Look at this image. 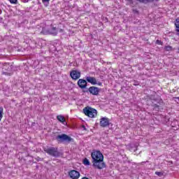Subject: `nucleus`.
<instances>
[{"label": "nucleus", "instance_id": "nucleus-1", "mask_svg": "<svg viewBox=\"0 0 179 179\" xmlns=\"http://www.w3.org/2000/svg\"><path fill=\"white\" fill-rule=\"evenodd\" d=\"M92 159V166L98 170L106 169V163L104 162V156L99 150H94L91 154Z\"/></svg>", "mask_w": 179, "mask_h": 179}, {"label": "nucleus", "instance_id": "nucleus-2", "mask_svg": "<svg viewBox=\"0 0 179 179\" xmlns=\"http://www.w3.org/2000/svg\"><path fill=\"white\" fill-rule=\"evenodd\" d=\"M83 113L87 117L90 118H96L97 117V110L90 107L87 106L83 108Z\"/></svg>", "mask_w": 179, "mask_h": 179}, {"label": "nucleus", "instance_id": "nucleus-3", "mask_svg": "<svg viewBox=\"0 0 179 179\" xmlns=\"http://www.w3.org/2000/svg\"><path fill=\"white\" fill-rule=\"evenodd\" d=\"M44 152L48 153L50 156H52L53 157H58L59 156V152H58V148L55 147H44Z\"/></svg>", "mask_w": 179, "mask_h": 179}, {"label": "nucleus", "instance_id": "nucleus-4", "mask_svg": "<svg viewBox=\"0 0 179 179\" xmlns=\"http://www.w3.org/2000/svg\"><path fill=\"white\" fill-rule=\"evenodd\" d=\"M56 139L58 142H71L72 141V138L66 134L58 135Z\"/></svg>", "mask_w": 179, "mask_h": 179}, {"label": "nucleus", "instance_id": "nucleus-5", "mask_svg": "<svg viewBox=\"0 0 179 179\" xmlns=\"http://www.w3.org/2000/svg\"><path fill=\"white\" fill-rule=\"evenodd\" d=\"M86 80L89 83H91V85H97L98 86H101V85H103L101 82L97 80L94 77H90V76L86 77Z\"/></svg>", "mask_w": 179, "mask_h": 179}, {"label": "nucleus", "instance_id": "nucleus-6", "mask_svg": "<svg viewBox=\"0 0 179 179\" xmlns=\"http://www.w3.org/2000/svg\"><path fill=\"white\" fill-rule=\"evenodd\" d=\"M100 127L102 128H106V127H108L110 125V120L107 117H103L100 119L99 122Z\"/></svg>", "mask_w": 179, "mask_h": 179}, {"label": "nucleus", "instance_id": "nucleus-7", "mask_svg": "<svg viewBox=\"0 0 179 179\" xmlns=\"http://www.w3.org/2000/svg\"><path fill=\"white\" fill-rule=\"evenodd\" d=\"M70 76L73 80H78L80 78V71L78 70H72L70 72Z\"/></svg>", "mask_w": 179, "mask_h": 179}, {"label": "nucleus", "instance_id": "nucleus-8", "mask_svg": "<svg viewBox=\"0 0 179 179\" xmlns=\"http://www.w3.org/2000/svg\"><path fill=\"white\" fill-rule=\"evenodd\" d=\"M70 178L78 179L80 177V173L78 171L72 170L69 173Z\"/></svg>", "mask_w": 179, "mask_h": 179}, {"label": "nucleus", "instance_id": "nucleus-9", "mask_svg": "<svg viewBox=\"0 0 179 179\" xmlns=\"http://www.w3.org/2000/svg\"><path fill=\"white\" fill-rule=\"evenodd\" d=\"M78 86H79L80 89H86L87 86V82L85 80L79 79L78 81Z\"/></svg>", "mask_w": 179, "mask_h": 179}, {"label": "nucleus", "instance_id": "nucleus-10", "mask_svg": "<svg viewBox=\"0 0 179 179\" xmlns=\"http://www.w3.org/2000/svg\"><path fill=\"white\" fill-rule=\"evenodd\" d=\"M89 92L91 93V94H93L94 96H97L99 94V88L97 87H90L89 88Z\"/></svg>", "mask_w": 179, "mask_h": 179}, {"label": "nucleus", "instance_id": "nucleus-11", "mask_svg": "<svg viewBox=\"0 0 179 179\" xmlns=\"http://www.w3.org/2000/svg\"><path fill=\"white\" fill-rule=\"evenodd\" d=\"M49 33L50 34H52V36H57V34H58V29L52 27L50 29H49Z\"/></svg>", "mask_w": 179, "mask_h": 179}, {"label": "nucleus", "instance_id": "nucleus-12", "mask_svg": "<svg viewBox=\"0 0 179 179\" xmlns=\"http://www.w3.org/2000/svg\"><path fill=\"white\" fill-rule=\"evenodd\" d=\"M57 120H58V121H59V122H62V124H65V122H66L65 117L64 116H62V115H57Z\"/></svg>", "mask_w": 179, "mask_h": 179}, {"label": "nucleus", "instance_id": "nucleus-13", "mask_svg": "<svg viewBox=\"0 0 179 179\" xmlns=\"http://www.w3.org/2000/svg\"><path fill=\"white\" fill-rule=\"evenodd\" d=\"M83 164L85 166H90V161H89V159H87V158H85L83 160Z\"/></svg>", "mask_w": 179, "mask_h": 179}, {"label": "nucleus", "instance_id": "nucleus-14", "mask_svg": "<svg viewBox=\"0 0 179 179\" xmlns=\"http://www.w3.org/2000/svg\"><path fill=\"white\" fill-rule=\"evenodd\" d=\"M175 26H176V29H176L177 31L179 32V19H178V18L176 19V20Z\"/></svg>", "mask_w": 179, "mask_h": 179}, {"label": "nucleus", "instance_id": "nucleus-15", "mask_svg": "<svg viewBox=\"0 0 179 179\" xmlns=\"http://www.w3.org/2000/svg\"><path fill=\"white\" fill-rule=\"evenodd\" d=\"M2 118H3V109L0 108V121H2Z\"/></svg>", "mask_w": 179, "mask_h": 179}, {"label": "nucleus", "instance_id": "nucleus-16", "mask_svg": "<svg viewBox=\"0 0 179 179\" xmlns=\"http://www.w3.org/2000/svg\"><path fill=\"white\" fill-rule=\"evenodd\" d=\"M139 2H141L142 3H145V2H153L155 0H137Z\"/></svg>", "mask_w": 179, "mask_h": 179}, {"label": "nucleus", "instance_id": "nucleus-17", "mask_svg": "<svg viewBox=\"0 0 179 179\" xmlns=\"http://www.w3.org/2000/svg\"><path fill=\"white\" fill-rule=\"evenodd\" d=\"M10 3H13L14 5H16L17 3V0H8Z\"/></svg>", "mask_w": 179, "mask_h": 179}, {"label": "nucleus", "instance_id": "nucleus-18", "mask_svg": "<svg viewBox=\"0 0 179 179\" xmlns=\"http://www.w3.org/2000/svg\"><path fill=\"white\" fill-rule=\"evenodd\" d=\"M165 50L166 51H171V50H173V48H171V46H166Z\"/></svg>", "mask_w": 179, "mask_h": 179}, {"label": "nucleus", "instance_id": "nucleus-19", "mask_svg": "<svg viewBox=\"0 0 179 179\" xmlns=\"http://www.w3.org/2000/svg\"><path fill=\"white\" fill-rule=\"evenodd\" d=\"M3 75H6L7 76H10V73H9V72H3Z\"/></svg>", "mask_w": 179, "mask_h": 179}, {"label": "nucleus", "instance_id": "nucleus-20", "mask_svg": "<svg viewBox=\"0 0 179 179\" xmlns=\"http://www.w3.org/2000/svg\"><path fill=\"white\" fill-rule=\"evenodd\" d=\"M81 128H82L83 131H86V127L85 125H83L81 127Z\"/></svg>", "mask_w": 179, "mask_h": 179}, {"label": "nucleus", "instance_id": "nucleus-21", "mask_svg": "<svg viewBox=\"0 0 179 179\" xmlns=\"http://www.w3.org/2000/svg\"><path fill=\"white\" fill-rule=\"evenodd\" d=\"M155 174L156 176H162L161 172H155Z\"/></svg>", "mask_w": 179, "mask_h": 179}, {"label": "nucleus", "instance_id": "nucleus-22", "mask_svg": "<svg viewBox=\"0 0 179 179\" xmlns=\"http://www.w3.org/2000/svg\"><path fill=\"white\" fill-rule=\"evenodd\" d=\"M42 2L43 3H45V2L48 3V2H50V0H42Z\"/></svg>", "mask_w": 179, "mask_h": 179}, {"label": "nucleus", "instance_id": "nucleus-23", "mask_svg": "<svg viewBox=\"0 0 179 179\" xmlns=\"http://www.w3.org/2000/svg\"><path fill=\"white\" fill-rule=\"evenodd\" d=\"M130 3H132V0H129Z\"/></svg>", "mask_w": 179, "mask_h": 179}, {"label": "nucleus", "instance_id": "nucleus-24", "mask_svg": "<svg viewBox=\"0 0 179 179\" xmlns=\"http://www.w3.org/2000/svg\"><path fill=\"white\" fill-rule=\"evenodd\" d=\"M2 13V10L0 9V15Z\"/></svg>", "mask_w": 179, "mask_h": 179}, {"label": "nucleus", "instance_id": "nucleus-25", "mask_svg": "<svg viewBox=\"0 0 179 179\" xmlns=\"http://www.w3.org/2000/svg\"><path fill=\"white\" fill-rule=\"evenodd\" d=\"M179 101V97L176 98Z\"/></svg>", "mask_w": 179, "mask_h": 179}, {"label": "nucleus", "instance_id": "nucleus-26", "mask_svg": "<svg viewBox=\"0 0 179 179\" xmlns=\"http://www.w3.org/2000/svg\"><path fill=\"white\" fill-rule=\"evenodd\" d=\"M159 40H157V42H159Z\"/></svg>", "mask_w": 179, "mask_h": 179}, {"label": "nucleus", "instance_id": "nucleus-27", "mask_svg": "<svg viewBox=\"0 0 179 179\" xmlns=\"http://www.w3.org/2000/svg\"><path fill=\"white\" fill-rule=\"evenodd\" d=\"M156 1H159V0H156Z\"/></svg>", "mask_w": 179, "mask_h": 179}, {"label": "nucleus", "instance_id": "nucleus-28", "mask_svg": "<svg viewBox=\"0 0 179 179\" xmlns=\"http://www.w3.org/2000/svg\"><path fill=\"white\" fill-rule=\"evenodd\" d=\"M178 35H179V33H178Z\"/></svg>", "mask_w": 179, "mask_h": 179}]
</instances>
